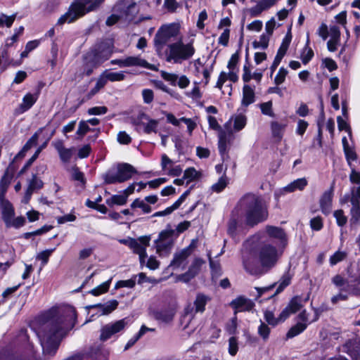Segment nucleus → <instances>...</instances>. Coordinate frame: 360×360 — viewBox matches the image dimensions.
I'll return each instance as SVG.
<instances>
[{
    "label": "nucleus",
    "mask_w": 360,
    "mask_h": 360,
    "mask_svg": "<svg viewBox=\"0 0 360 360\" xmlns=\"http://www.w3.org/2000/svg\"><path fill=\"white\" fill-rule=\"evenodd\" d=\"M225 130H220L219 133L218 148L219 153L224 157L227 152L228 145L231 144L234 139L232 129H230V122L224 124Z\"/></svg>",
    "instance_id": "f8f14e48"
},
{
    "label": "nucleus",
    "mask_w": 360,
    "mask_h": 360,
    "mask_svg": "<svg viewBox=\"0 0 360 360\" xmlns=\"http://www.w3.org/2000/svg\"><path fill=\"white\" fill-rule=\"evenodd\" d=\"M110 283H111V279H110L109 281H107L103 283L100 285H98L96 288L92 289L90 291V293L92 294L94 296H98V295H101V294H103L104 292H106L108 290V289H109Z\"/></svg>",
    "instance_id": "79ce46f5"
},
{
    "label": "nucleus",
    "mask_w": 360,
    "mask_h": 360,
    "mask_svg": "<svg viewBox=\"0 0 360 360\" xmlns=\"http://www.w3.org/2000/svg\"><path fill=\"white\" fill-rule=\"evenodd\" d=\"M15 16V14L6 15L1 13V26L5 25L6 27H10L14 22Z\"/></svg>",
    "instance_id": "e2e57ef3"
},
{
    "label": "nucleus",
    "mask_w": 360,
    "mask_h": 360,
    "mask_svg": "<svg viewBox=\"0 0 360 360\" xmlns=\"http://www.w3.org/2000/svg\"><path fill=\"white\" fill-rule=\"evenodd\" d=\"M164 7L171 13L174 12L177 7L178 3L176 0H165L164 1Z\"/></svg>",
    "instance_id": "69168bd1"
},
{
    "label": "nucleus",
    "mask_w": 360,
    "mask_h": 360,
    "mask_svg": "<svg viewBox=\"0 0 360 360\" xmlns=\"http://www.w3.org/2000/svg\"><path fill=\"white\" fill-rule=\"evenodd\" d=\"M291 41V35H286L283 39L282 44L278 51V53L274 58V60L271 66V75L276 70L278 65L280 64L282 58L285 56L290 43Z\"/></svg>",
    "instance_id": "6ab92c4d"
},
{
    "label": "nucleus",
    "mask_w": 360,
    "mask_h": 360,
    "mask_svg": "<svg viewBox=\"0 0 360 360\" xmlns=\"http://www.w3.org/2000/svg\"><path fill=\"white\" fill-rule=\"evenodd\" d=\"M262 22L257 20L247 25V29L250 31L259 32L262 28Z\"/></svg>",
    "instance_id": "774afa93"
},
{
    "label": "nucleus",
    "mask_w": 360,
    "mask_h": 360,
    "mask_svg": "<svg viewBox=\"0 0 360 360\" xmlns=\"http://www.w3.org/2000/svg\"><path fill=\"white\" fill-rule=\"evenodd\" d=\"M240 205L245 212V223L248 226H253L268 217L267 207L260 196L248 193L240 199Z\"/></svg>",
    "instance_id": "7ed1b4c3"
},
{
    "label": "nucleus",
    "mask_w": 360,
    "mask_h": 360,
    "mask_svg": "<svg viewBox=\"0 0 360 360\" xmlns=\"http://www.w3.org/2000/svg\"><path fill=\"white\" fill-rule=\"evenodd\" d=\"M91 355L95 356L96 360H108L107 354L101 352V348L97 347L96 349L91 351Z\"/></svg>",
    "instance_id": "338daca9"
},
{
    "label": "nucleus",
    "mask_w": 360,
    "mask_h": 360,
    "mask_svg": "<svg viewBox=\"0 0 360 360\" xmlns=\"http://www.w3.org/2000/svg\"><path fill=\"white\" fill-rule=\"evenodd\" d=\"M161 76L165 80L170 82L172 85L175 86L176 84V82L178 80L177 75L162 71Z\"/></svg>",
    "instance_id": "864d4df0"
},
{
    "label": "nucleus",
    "mask_w": 360,
    "mask_h": 360,
    "mask_svg": "<svg viewBox=\"0 0 360 360\" xmlns=\"http://www.w3.org/2000/svg\"><path fill=\"white\" fill-rule=\"evenodd\" d=\"M307 323H297L295 326H292L287 333V338H292L300 334L307 328Z\"/></svg>",
    "instance_id": "4c0bfd02"
},
{
    "label": "nucleus",
    "mask_w": 360,
    "mask_h": 360,
    "mask_svg": "<svg viewBox=\"0 0 360 360\" xmlns=\"http://www.w3.org/2000/svg\"><path fill=\"white\" fill-rule=\"evenodd\" d=\"M255 101V89L248 84L244 85L243 87V98L241 101V105L244 107H248Z\"/></svg>",
    "instance_id": "393cba45"
},
{
    "label": "nucleus",
    "mask_w": 360,
    "mask_h": 360,
    "mask_svg": "<svg viewBox=\"0 0 360 360\" xmlns=\"http://www.w3.org/2000/svg\"><path fill=\"white\" fill-rule=\"evenodd\" d=\"M200 177V174L193 167H189L184 173V179L187 180V184Z\"/></svg>",
    "instance_id": "a19ab883"
},
{
    "label": "nucleus",
    "mask_w": 360,
    "mask_h": 360,
    "mask_svg": "<svg viewBox=\"0 0 360 360\" xmlns=\"http://www.w3.org/2000/svg\"><path fill=\"white\" fill-rule=\"evenodd\" d=\"M329 34L330 36V39L336 41L340 40V28L336 26H330L329 30Z\"/></svg>",
    "instance_id": "0e129e2a"
},
{
    "label": "nucleus",
    "mask_w": 360,
    "mask_h": 360,
    "mask_svg": "<svg viewBox=\"0 0 360 360\" xmlns=\"http://www.w3.org/2000/svg\"><path fill=\"white\" fill-rule=\"evenodd\" d=\"M72 179L75 181H77L84 186L86 183L84 174L79 170L77 167H73L70 169Z\"/></svg>",
    "instance_id": "c03bdc74"
},
{
    "label": "nucleus",
    "mask_w": 360,
    "mask_h": 360,
    "mask_svg": "<svg viewBox=\"0 0 360 360\" xmlns=\"http://www.w3.org/2000/svg\"><path fill=\"white\" fill-rule=\"evenodd\" d=\"M231 306L236 309V312H240L250 311L254 307V303L250 299L240 296L231 302Z\"/></svg>",
    "instance_id": "aec40b11"
},
{
    "label": "nucleus",
    "mask_w": 360,
    "mask_h": 360,
    "mask_svg": "<svg viewBox=\"0 0 360 360\" xmlns=\"http://www.w3.org/2000/svg\"><path fill=\"white\" fill-rule=\"evenodd\" d=\"M231 120L233 121V129L235 131H239L242 130L247 124L246 116L241 114L233 116L228 122L231 123Z\"/></svg>",
    "instance_id": "473e14b6"
},
{
    "label": "nucleus",
    "mask_w": 360,
    "mask_h": 360,
    "mask_svg": "<svg viewBox=\"0 0 360 360\" xmlns=\"http://www.w3.org/2000/svg\"><path fill=\"white\" fill-rule=\"evenodd\" d=\"M8 220L10 221V224L4 223L6 228H14L19 229L23 226L25 224V218L22 216L15 217V214L11 217H8Z\"/></svg>",
    "instance_id": "72a5a7b5"
},
{
    "label": "nucleus",
    "mask_w": 360,
    "mask_h": 360,
    "mask_svg": "<svg viewBox=\"0 0 360 360\" xmlns=\"http://www.w3.org/2000/svg\"><path fill=\"white\" fill-rule=\"evenodd\" d=\"M150 236H144L137 239L134 238L131 250L134 253L139 255V262L141 265L145 263L147 257L146 248L150 245Z\"/></svg>",
    "instance_id": "9b49d317"
},
{
    "label": "nucleus",
    "mask_w": 360,
    "mask_h": 360,
    "mask_svg": "<svg viewBox=\"0 0 360 360\" xmlns=\"http://www.w3.org/2000/svg\"><path fill=\"white\" fill-rule=\"evenodd\" d=\"M53 145L58 151L61 161L65 163L69 162L73 154V148H65L61 140L53 142Z\"/></svg>",
    "instance_id": "412c9836"
},
{
    "label": "nucleus",
    "mask_w": 360,
    "mask_h": 360,
    "mask_svg": "<svg viewBox=\"0 0 360 360\" xmlns=\"http://www.w3.org/2000/svg\"><path fill=\"white\" fill-rule=\"evenodd\" d=\"M259 107H260L262 112L264 115H268L271 117H274V113L272 110V102L271 101H268V102L261 103Z\"/></svg>",
    "instance_id": "09e8293b"
},
{
    "label": "nucleus",
    "mask_w": 360,
    "mask_h": 360,
    "mask_svg": "<svg viewBox=\"0 0 360 360\" xmlns=\"http://www.w3.org/2000/svg\"><path fill=\"white\" fill-rule=\"evenodd\" d=\"M288 73V71L285 68H281L275 77L274 83L276 85H280L283 84L285 79V77L287 76Z\"/></svg>",
    "instance_id": "8fccbe9b"
},
{
    "label": "nucleus",
    "mask_w": 360,
    "mask_h": 360,
    "mask_svg": "<svg viewBox=\"0 0 360 360\" xmlns=\"http://www.w3.org/2000/svg\"><path fill=\"white\" fill-rule=\"evenodd\" d=\"M39 97L38 94H30L28 93L25 95V96L22 98V103L20 104L18 111L20 113H23L25 111L30 109L32 105L36 103Z\"/></svg>",
    "instance_id": "5701e85b"
},
{
    "label": "nucleus",
    "mask_w": 360,
    "mask_h": 360,
    "mask_svg": "<svg viewBox=\"0 0 360 360\" xmlns=\"http://www.w3.org/2000/svg\"><path fill=\"white\" fill-rule=\"evenodd\" d=\"M104 0H75L70 6L68 11L60 16L57 24L71 23L86 13L94 11L103 4Z\"/></svg>",
    "instance_id": "20e7f679"
},
{
    "label": "nucleus",
    "mask_w": 360,
    "mask_h": 360,
    "mask_svg": "<svg viewBox=\"0 0 360 360\" xmlns=\"http://www.w3.org/2000/svg\"><path fill=\"white\" fill-rule=\"evenodd\" d=\"M333 191L332 190L324 192L320 199V206L323 213H330L332 207Z\"/></svg>",
    "instance_id": "bb28decb"
},
{
    "label": "nucleus",
    "mask_w": 360,
    "mask_h": 360,
    "mask_svg": "<svg viewBox=\"0 0 360 360\" xmlns=\"http://www.w3.org/2000/svg\"><path fill=\"white\" fill-rule=\"evenodd\" d=\"M174 233V231L172 229H166L162 231L158 236L157 240H162V241H168V242H174L173 241V236Z\"/></svg>",
    "instance_id": "49530a36"
},
{
    "label": "nucleus",
    "mask_w": 360,
    "mask_h": 360,
    "mask_svg": "<svg viewBox=\"0 0 360 360\" xmlns=\"http://www.w3.org/2000/svg\"><path fill=\"white\" fill-rule=\"evenodd\" d=\"M264 319L265 321L269 324L273 326H275L279 323L278 317L275 318L274 314L272 311H266L264 312Z\"/></svg>",
    "instance_id": "6e6d98bb"
},
{
    "label": "nucleus",
    "mask_w": 360,
    "mask_h": 360,
    "mask_svg": "<svg viewBox=\"0 0 360 360\" xmlns=\"http://www.w3.org/2000/svg\"><path fill=\"white\" fill-rule=\"evenodd\" d=\"M270 35H268L265 33L262 34L259 41H254L252 42V46L254 49H265L268 47L269 41L270 39Z\"/></svg>",
    "instance_id": "58836bf2"
},
{
    "label": "nucleus",
    "mask_w": 360,
    "mask_h": 360,
    "mask_svg": "<svg viewBox=\"0 0 360 360\" xmlns=\"http://www.w3.org/2000/svg\"><path fill=\"white\" fill-rule=\"evenodd\" d=\"M16 171V167L13 164H11L5 172L3 179H1V191L4 190L11 182L14 174Z\"/></svg>",
    "instance_id": "7c9ffc66"
},
{
    "label": "nucleus",
    "mask_w": 360,
    "mask_h": 360,
    "mask_svg": "<svg viewBox=\"0 0 360 360\" xmlns=\"http://www.w3.org/2000/svg\"><path fill=\"white\" fill-rule=\"evenodd\" d=\"M43 182L41 180L37 179L35 174L33 175L32 180L29 183L28 188L34 191L35 189L42 188Z\"/></svg>",
    "instance_id": "4d7b16f0"
},
{
    "label": "nucleus",
    "mask_w": 360,
    "mask_h": 360,
    "mask_svg": "<svg viewBox=\"0 0 360 360\" xmlns=\"http://www.w3.org/2000/svg\"><path fill=\"white\" fill-rule=\"evenodd\" d=\"M108 112V108L105 106H96L91 108L88 110L89 115H103Z\"/></svg>",
    "instance_id": "680f3d73"
},
{
    "label": "nucleus",
    "mask_w": 360,
    "mask_h": 360,
    "mask_svg": "<svg viewBox=\"0 0 360 360\" xmlns=\"http://www.w3.org/2000/svg\"><path fill=\"white\" fill-rule=\"evenodd\" d=\"M202 263L203 261L201 259H195L189 266L188 270L186 273L179 275L177 280L184 283L190 281L198 274Z\"/></svg>",
    "instance_id": "dca6fc26"
},
{
    "label": "nucleus",
    "mask_w": 360,
    "mask_h": 360,
    "mask_svg": "<svg viewBox=\"0 0 360 360\" xmlns=\"http://www.w3.org/2000/svg\"><path fill=\"white\" fill-rule=\"evenodd\" d=\"M350 201L352 205L350 224L352 226L358 225L360 223V186L352 191Z\"/></svg>",
    "instance_id": "ddd939ff"
},
{
    "label": "nucleus",
    "mask_w": 360,
    "mask_h": 360,
    "mask_svg": "<svg viewBox=\"0 0 360 360\" xmlns=\"http://www.w3.org/2000/svg\"><path fill=\"white\" fill-rule=\"evenodd\" d=\"M238 342L236 338L231 337L229 340V352L231 356L236 355L238 352Z\"/></svg>",
    "instance_id": "13d9d810"
},
{
    "label": "nucleus",
    "mask_w": 360,
    "mask_h": 360,
    "mask_svg": "<svg viewBox=\"0 0 360 360\" xmlns=\"http://www.w3.org/2000/svg\"><path fill=\"white\" fill-rule=\"evenodd\" d=\"M54 250L55 248L46 250L39 252L37 255V259L41 261L42 267L48 263L49 257L51 255Z\"/></svg>",
    "instance_id": "a18cd8bd"
},
{
    "label": "nucleus",
    "mask_w": 360,
    "mask_h": 360,
    "mask_svg": "<svg viewBox=\"0 0 360 360\" xmlns=\"http://www.w3.org/2000/svg\"><path fill=\"white\" fill-rule=\"evenodd\" d=\"M15 214L13 205L8 200L1 198V218L4 223L10 224L8 217Z\"/></svg>",
    "instance_id": "cd10ccee"
},
{
    "label": "nucleus",
    "mask_w": 360,
    "mask_h": 360,
    "mask_svg": "<svg viewBox=\"0 0 360 360\" xmlns=\"http://www.w3.org/2000/svg\"><path fill=\"white\" fill-rule=\"evenodd\" d=\"M174 242L162 241L160 240H155V248L156 252L160 257L168 256L172 248Z\"/></svg>",
    "instance_id": "c756f323"
},
{
    "label": "nucleus",
    "mask_w": 360,
    "mask_h": 360,
    "mask_svg": "<svg viewBox=\"0 0 360 360\" xmlns=\"http://www.w3.org/2000/svg\"><path fill=\"white\" fill-rule=\"evenodd\" d=\"M302 302L301 297L297 296L290 300L286 307L291 311L292 314H295L302 308Z\"/></svg>",
    "instance_id": "ea45409f"
},
{
    "label": "nucleus",
    "mask_w": 360,
    "mask_h": 360,
    "mask_svg": "<svg viewBox=\"0 0 360 360\" xmlns=\"http://www.w3.org/2000/svg\"><path fill=\"white\" fill-rule=\"evenodd\" d=\"M347 253L345 251L338 250L330 257V264L333 266L346 259Z\"/></svg>",
    "instance_id": "37998d69"
},
{
    "label": "nucleus",
    "mask_w": 360,
    "mask_h": 360,
    "mask_svg": "<svg viewBox=\"0 0 360 360\" xmlns=\"http://www.w3.org/2000/svg\"><path fill=\"white\" fill-rule=\"evenodd\" d=\"M287 127V122L273 121L271 122V129L273 136L280 141Z\"/></svg>",
    "instance_id": "c85d7f7f"
},
{
    "label": "nucleus",
    "mask_w": 360,
    "mask_h": 360,
    "mask_svg": "<svg viewBox=\"0 0 360 360\" xmlns=\"http://www.w3.org/2000/svg\"><path fill=\"white\" fill-rule=\"evenodd\" d=\"M118 306V302L115 300H110L105 304H96L88 307V308H97L101 312V315H108L113 311Z\"/></svg>",
    "instance_id": "a878e982"
},
{
    "label": "nucleus",
    "mask_w": 360,
    "mask_h": 360,
    "mask_svg": "<svg viewBox=\"0 0 360 360\" xmlns=\"http://www.w3.org/2000/svg\"><path fill=\"white\" fill-rule=\"evenodd\" d=\"M127 202V198H126V195H124L123 194L114 195L106 200V204L110 207H112L115 205H124Z\"/></svg>",
    "instance_id": "c9c22d12"
},
{
    "label": "nucleus",
    "mask_w": 360,
    "mask_h": 360,
    "mask_svg": "<svg viewBox=\"0 0 360 360\" xmlns=\"http://www.w3.org/2000/svg\"><path fill=\"white\" fill-rule=\"evenodd\" d=\"M281 252L269 243L262 242L255 245L243 257V265L248 274L261 276L267 273L276 264Z\"/></svg>",
    "instance_id": "f03ea898"
},
{
    "label": "nucleus",
    "mask_w": 360,
    "mask_h": 360,
    "mask_svg": "<svg viewBox=\"0 0 360 360\" xmlns=\"http://www.w3.org/2000/svg\"><path fill=\"white\" fill-rule=\"evenodd\" d=\"M195 49L191 42L184 44L181 40L171 43L165 52L167 62L181 63L193 57Z\"/></svg>",
    "instance_id": "39448f33"
},
{
    "label": "nucleus",
    "mask_w": 360,
    "mask_h": 360,
    "mask_svg": "<svg viewBox=\"0 0 360 360\" xmlns=\"http://www.w3.org/2000/svg\"><path fill=\"white\" fill-rule=\"evenodd\" d=\"M106 82L105 81V77L101 75L98 78L95 86L89 91L90 96H94L97 94L102 88L105 86L106 84Z\"/></svg>",
    "instance_id": "de8ad7c7"
},
{
    "label": "nucleus",
    "mask_w": 360,
    "mask_h": 360,
    "mask_svg": "<svg viewBox=\"0 0 360 360\" xmlns=\"http://www.w3.org/2000/svg\"><path fill=\"white\" fill-rule=\"evenodd\" d=\"M258 333L266 341L269 336L270 328L264 323L262 322L258 328Z\"/></svg>",
    "instance_id": "603ef678"
},
{
    "label": "nucleus",
    "mask_w": 360,
    "mask_h": 360,
    "mask_svg": "<svg viewBox=\"0 0 360 360\" xmlns=\"http://www.w3.org/2000/svg\"><path fill=\"white\" fill-rule=\"evenodd\" d=\"M276 2V0H262L259 1L255 6L250 8L248 12L251 17L259 15L262 11L271 8Z\"/></svg>",
    "instance_id": "4be33fe9"
},
{
    "label": "nucleus",
    "mask_w": 360,
    "mask_h": 360,
    "mask_svg": "<svg viewBox=\"0 0 360 360\" xmlns=\"http://www.w3.org/2000/svg\"><path fill=\"white\" fill-rule=\"evenodd\" d=\"M334 217L336 219L337 224L340 226H343L347 221V217L344 214V212L342 210L335 211Z\"/></svg>",
    "instance_id": "3c124183"
},
{
    "label": "nucleus",
    "mask_w": 360,
    "mask_h": 360,
    "mask_svg": "<svg viewBox=\"0 0 360 360\" xmlns=\"http://www.w3.org/2000/svg\"><path fill=\"white\" fill-rule=\"evenodd\" d=\"M75 320V309L67 307L39 327L37 333L45 358L49 359L56 354L62 338L73 328Z\"/></svg>",
    "instance_id": "f257e3e1"
},
{
    "label": "nucleus",
    "mask_w": 360,
    "mask_h": 360,
    "mask_svg": "<svg viewBox=\"0 0 360 360\" xmlns=\"http://www.w3.org/2000/svg\"><path fill=\"white\" fill-rule=\"evenodd\" d=\"M195 248V243L193 240L191 243L186 248L176 251L173 257L169 266L173 269H184L187 264V259L192 254Z\"/></svg>",
    "instance_id": "9d476101"
},
{
    "label": "nucleus",
    "mask_w": 360,
    "mask_h": 360,
    "mask_svg": "<svg viewBox=\"0 0 360 360\" xmlns=\"http://www.w3.org/2000/svg\"><path fill=\"white\" fill-rule=\"evenodd\" d=\"M307 185V181L305 178L297 179L279 191L275 193V196L278 198L281 195H284L286 193H292L297 190L302 191Z\"/></svg>",
    "instance_id": "a211bd4d"
},
{
    "label": "nucleus",
    "mask_w": 360,
    "mask_h": 360,
    "mask_svg": "<svg viewBox=\"0 0 360 360\" xmlns=\"http://www.w3.org/2000/svg\"><path fill=\"white\" fill-rule=\"evenodd\" d=\"M112 51L110 46L101 45L94 53L92 62L94 68H97L102 63L107 60L111 56Z\"/></svg>",
    "instance_id": "f3484780"
},
{
    "label": "nucleus",
    "mask_w": 360,
    "mask_h": 360,
    "mask_svg": "<svg viewBox=\"0 0 360 360\" xmlns=\"http://www.w3.org/2000/svg\"><path fill=\"white\" fill-rule=\"evenodd\" d=\"M136 173L135 168L128 163H120L116 167V172H107L104 176V181L107 184L123 183L132 177Z\"/></svg>",
    "instance_id": "423d86ee"
},
{
    "label": "nucleus",
    "mask_w": 360,
    "mask_h": 360,
    "mask_svg": "<svg viewBox=\"0 0 360 360\" xmlns=\"http://www.w3.org/2000/svg\"><path fill=\"white\" fill-rule=\"evenodd\" d=\"M112 65H117L120 68L141 67L151 70H158L155 65L150 64L141 56H129L123 59H115L110 61Z\"/></svg>",
    "instance_id": "6e6552de"
},
{
    "label": "nucleus",
    "mask_w": 360,
    "mask_h": 360,
    "mask_svg": "<svg viewBox=\"0 0 360 360\" xmlns=\"http://www.w3.org/2000/svg\"><path fill=\"white\" fill-rule=\"evenodd\" d=\"M45 127L39 128L33 135L26 142L24 145L21 153H26L31 148L36 146L37 143V140L39 139V135L41 134Z\"/></svg>",
    "instance_id": "f704fd0d"
},
{
    "label": "nucleus",
    "mask_w": 360,
    "mask_h": 360,
    "mask_svg": "<svg viewBox=\"0 0 360 360\" xmlns=\"http://www.w3.org/2000/svg\"><path fill=\"white\" fill-rule=\"evenodd\" d=\"M179 33V28L176 25L171 24L162 26L155 34L154 42L156 47L162 49V46L171 41Z\"/></svg>",
    "instance_id": "0eeeda50"
},
{
    "label": "nucleus",
    "mask_w": 360,
    "mask_h": 360,
    "mask_svg": "<svg viewBox=\"0 0 360 360\" xmlns=\"http://www.w3.org/2000/svg\"><path fill=\"white\" fill-rule=\"evenodd\" d=\"M117 141L121 144H129L131 141V138L125 131H120L117 134Z\"/></svg>",
    "instance_id": "052dcab7"
},
{
    "label": "nucleus",
    "mask_w": 360,
    "mask_h": 360,
    "mask_svg": "<svg viewBox=\"0 0 360 360\" xmlns=\"http://www.w3.org/2000/svg\"><path fill=\"white\" fill-rule=\"evenodd\" d=\"M266 231L269 237L278 240L283 246L286 245V235L282 229L268 226Z\"/></svg>",
    "instance_id": "b1692460"
},
{
    "label": "nucleus",
    "mask_w": 360,
    "mask_h": 360,
    "mask_svg": "<svg viewBox=\"0 0 360 360\" xmlns=\"http://www.w3.org/2000/svg\"><path fill=\"white\" fill-rule=\"evenodd\" d=\"M101 75L105 77L106 83L108 81L120 82L125 79L124 72H110L108 70H105Z\"/></svg>",
    "instance_id": "2f4dec72"
},
{
    "label": "nucleus",
    "mask_w": 360,
    "mask_h": 360,
    "mask_svg": "<svg viewBox=\"0 0 360 360\" xmlns=\"http://www.w3.org/2000/svg\"><path fill=\"white\" fill-rule=\"evenodd\" d=\"M227 185V180L226 177L221 176L219 181L212 185V189L215 192H221Z\"/></svg>",
    "instance_id": "5fc2aeb1"
},
{
    "label": "nucleus",
    "mask_w": 360,
    "mask_h": 360,
    "mask_svg": "<svg viewBox=\"0 0 360 360\" xmlns=\"http://www.w3.org/2000/svg\"><path fill=\"white\" fill-rule=\"evenodd\" d=\"M131 208H141L143 213L148 214L152 211L150 206L146 202L145 200L139 198L135 199L131 204Z\"/></svg>",
    "instance_id": "e433bc0d"
},
{
    "label": "nucleus",
    "mask_w": 360,
    "mask_h": 360,
    "mask_svg": "<svg viewBox=\"0 0 360 360\" xmlns=\"http://www.w3.org/2000/svg\"><path fill=\"white\" fill-rule=\"evenodd\" d=\"M210 300V297L202 293L197 294L193 302V307L188 306L185 309L186 314L193 316L197 313H203L205 310V305Z\"/></svg>",
    "instance_id": "4468645a"
},
{
    "label": "nucleus",
    "mask_w": 360,
    "mask_h": 360,
    "mask_svg": "<svg viewBox=\"0 0 360 360\" xmlns=\"http://www.w3.org/2000/svg\"><path fill=\"white\" fill-rule=\"evenodd\" d=\"M159 122L156 120L150 119L146 115H141L136 124L138 129L142 130L146 134H150L152 132L156 133Z\"/></svg>",
    "instance_id": "2eb2a0df"
},
{
    "label": "nucleus",
    "mask_w": 360,
    "mask_h": 360,
    "mask_svg": "<svg viewBox=\"0 0 360 360\" xmlns=\"http://www.w3.org/2000/svg\"><path fill=\"white\" fill-rule=\"evenodd\" d=\"M129 319L124 318L122 319L105 325L101 330L100 340L101 341H105L108 340L112 335L120 331H122L129 324Z\"/></svg>",
    "instance_id": "1a4fd4ad"
},
{
    "label": "nucleus",
    "mask_w": 360,
    "mask_h": 360,
    "mask_svg": "<svg viewBox=\"0 0 360 360\" xmlns=\"http://www.w3.org/2000/svg\"><path fill=\"white\" fill-rule=\"evenodd\" d=\"M89 130L88 123L86 121H81L78 126L77 134L83 137Z\"/></svg>",
    "instance_id": "bf43d9fd"
}]
</instances>
